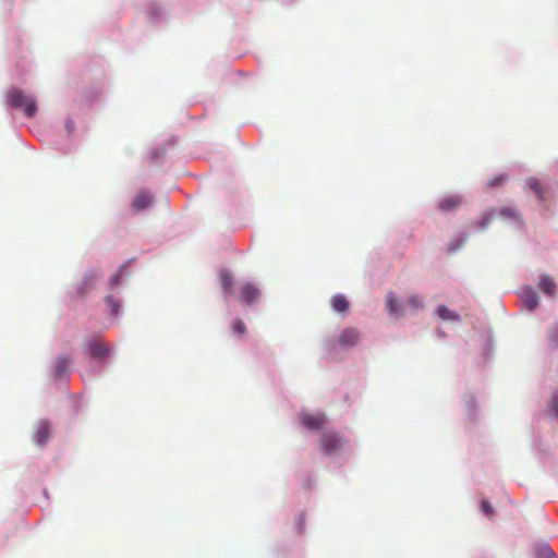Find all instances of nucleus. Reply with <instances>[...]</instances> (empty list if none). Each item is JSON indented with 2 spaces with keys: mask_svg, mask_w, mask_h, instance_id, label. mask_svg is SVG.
I'll list each match as a JSON object with an SVG mask.
<instances>
[{
  "mask_svg": "<svg viewBox=\"0 0 558 558\" xmlns=\"http://www.w3.org/2000/svg\"><path fill=\"white\" fill-rule=\"evenodd\" d=\"M8 101L13 108L23 110L28 118L34 117L37 112L36 100L20 88L9 90Z\"/></svg>",
  "mask_w": 558,
  "mask_h": 558,
  "instance_id": "f257e3e1",
  "label": "nucleus"
},
{
  "mask_svg": "<svg viewBox=\"0 0 558 558\" xmlns=\"http://www.w3.org/2000/svg\"><path fill=\"white\" fill-rule=\"evenodd\" d=\"M342 438L336 433H324L320 437L319 446L325 454L337 453L342 447Z\"/></svg>",
  "mask_w": 558,
  "mask_h": 558,
  "instance_id": "f03ea898",
  "label": "nucleus"
},
{
  "mask_svg": "<svg viewBox=\"0 0 558 558\" xmlns=\"http://www.w3.org/2000/svg\"><path fill=\"white\" fill-rule=\"evenodd\" d=\"M259 296L258 289L251 282L244 283L239 293V301L243 304H252L254 303Z\"/></svg>",
  "mask_w": 558,
  "mask_h": 558,
  "instance_id": "7ed1b4c3",
  "label": "nucleus"
},
{
  "mask_svg": "<svg viewBox=\"0 0 558 558\" xmlns=\"http://www.w3.org/2000/svg\"><path fill=\"white\" fill-rule=\"evenodd\" d=\"M301 422L302 425L308 429H319L326 423V416L322 413L303 414Z\"/></svg>",
  "mask_w": 558,
  "mask_h": 558,
  "instance_id": "20e7f679",
  "label": "nucleus"
},
{
  "mask_svg": "<svg viewBox=\"0 0 558 558\" xmlns=\"http://www.w3.org/2000/svg\"><path fill=\"white\" fill-rule=\"evenodd\" d=\"M360 335L354 328H344L339 337L338 342L343 348H349L357 343Z\"/></svg>",
  "mask_w": 558,
  "mask_h": 558,
  "instance_id": "39448f33",
  "label": "nucleus"
},
{
  "mask_svg": "<svg viewBox=\"0 0 558 558\" xmlns=\"http://www.w3.org/2000/svg\"><path fill=\"white\" fill-rule=\"evenodd\" d=\"M50 435V425L47 421H39L36 425L35 433L33 436L34 441L37 445H45Z\"/></svg>",
  "mask_w": 558,
  "mask_h": 558,
  "instance_id": "423d86ee",
  "label": "nucleus"
},
{
  "mask_svg": "<svg viewBox=\"0 0 558 558\" xmlns=\"http://www.w3.org/2000/svg\"><path fill=\"white\" fill-rule=\"evenodd\" d=\"M462 204L460 195H447L438 201V209L447 213L457 209Z\"/></svg>",
  "mask_w": 558,
  "mask_h": 558,
  "instance_id": "0eeeda50",
  "label": "nucleus"
},
{
  "mask_svg": "<svg viewBox=\"0 0 558 558\" xmlns=\"http://www.w3.org/2000/svg\"><path fill=\"white\" fill-rule=\"evenodd\" d=\"M521 299L529 311H533L538 306V296L532 288L522 289Z\"/></svg>",
  "mask_w": 558,
  "mask_h": 558,
  "instance_id": "6e6552de",
  "label": "nucleus"
},
{
  "mask_svg": "<svg viewBox=\"0 0 558 558\" xmlns=\"http://www.w3.org/2000/svg\"><path fill=\"white\" fill-rule=\"evenodd\" d=\"M151 195L148 192L141 191L135 195L132 202V208L135 211H141L151 204Z\"/></svg>",
  "mask_w": 558,
  "mask_h": 558,
  "instance_id": "1a4fd4ad",
  "label": "nucleus"
},
{
  "mask_svg": "<svg viewBox=\"0 0 558 558\" xmlns=\"http://www.w3.org/2000/svg\"><path fill=\"white\" fill-rule=\"evenodd\" d=\"M526 185L536 195V197L541 202H546L547 201L546 189L543 186V184L541 183V181L538 179H536V178H529L526 180Z\"/></svg>",
  "mask_w": 558,
  "mask_h": 558,
  "instance_id": "9d476101",
  "label": "nucleus"
},
{
  "mask_svg": "<svg viewBox=\"0 0 558 558\" xmlns=\"http://www.w3.org/2000/svg\"><path fill=\"white\" fill-rule=\"evenodd\" d=\"M538 288L547 295L555 296L556 295V282L554 279L547 275H543L541 277Z\"/></svg>",
  "mask_w": 558,
  "mask_h": 558,
  "instance_id": "9b49d317",
  "label": "nucleus"
},
{
  "mask_svg": "<svg viewBox=\"0 0 558 558\" xmlns=\"http://www.w3.org/2000/svg\"><path fill=\"white\" fill-rule=\"evenodd\" d=\"M109 353V349L99 341L89 344V354L95 359H105Z\"/></svg>",
  "mask_w": 558,
  "mask_h": 558,
  "instance_id": "f8f14e48",
  "label": "nucleus"
},
{
  "mask_svg": "<svg viewBox=\"0 0 558 558\" xmlns=\"http://www.w3.org/2000/svg\"><path fill=\"white\" fill-rule=\"evenodd\" d=\"M331 306L335 312L345 313L349 310V302L342 294H336L331 299Z\"/></svg>",
  "mask_w": 558,
  "mask_h": 558,
  "instance_id": "ddd939ff",
  "label": "nucleus"
},
{
  "mask_svg": "<svg viewBox=\"0 0 558 558\" xmlns=\"http://www.w3.org/2000/svg\"><path fill=\"white\" fill-rule=\"evenodd\" d=\"M220 284L225 293L230 294L234 283L233 276L229 271H221L219 275Z\"/></svg>",
  "mask_w": 558,
  "mask_h": 558,
  "instance_id": "4468645a",
  "label": "nucleus"
},
{
  "mask_svg": "<svg viewBox=\"0 0 558 558\" xmlns=\"http://www.w3.org/2000/svg\"><path fill=\"white\" fill-rule=\"evenodd\" d=\"M438 316L444 320H450L456 322L460 319V316L458 313L450 311L447 306L440 305L437 308Z\"/></svg>",
  "mask_w": 558,
  "mask_h": 558,
  "instance_id": "2eb2a0df",
  "label": "nucleus"
},
{
  "mask_svg": "<svg viewBox=\"0 0 558 558\" xmlns=\"http://www.w3.org/2000/svg\"><path fill=\"white\" fill-rule=\"evenodd\" d=\"M70 360L68 357H60L56 364V373L58 376H62L68 372Z\"/></svg>",
  "mask_w": 558,
  "mask_h": 558,
  "instance_id": "dca6fc26",
  "label": "nucleus"
},
{
  "mask_svg": "<svg viewBox=\"0 0 558 558\" xmlns=\"http://www.w3.org/2000/svg\"><path fill=\"white\" fill-rule=\"evenodd\" d=\"M386 306L390 313H396L399 308L398 301L392 294H389L386 300Z\"/></svg>",
  "mask_w": 558,
  "mask_h": 558,
  "instance_id": "f3484780",
  "label": "nucleus"
},
{
  "mask_svg": "<svg viewBox=\"0 0 558 558\" xmlns=\"http://www.w3.org/2000/svg\"><path fill=\"white\" fill-rule=\"evenodd\" d=\"M232 329L235 333L243 335L246 331V326L241 319L236 318L232 323Z\"/></svg>",
  "mask_w": 558,
  "mask_h": 558,
  "instance_id": "a211bd4d",
  "label": "nucleus"
},
{
  "mask_svg": "<svg viewBox=\"0 0 558 558\" xmlns=\"http://www.w3.org/2000/svg\"><path fill=\"white\" fill-rule=\"evenodd\" d=\"M408 304L413 310H418V308L423 307V301H422V299L418 295L410 296L409 300H408Z\"/></svg>",
  "mask_w": 558,
  "mask_h": 558,
  "instance_id": "6ab92c4d",
  "label": "nucleus"
},
{
  "mask_svg": "<svg viewBox=\"0 0 558 558\" xmlns=\"http://www.w3.org/2000/svg\"><path fill=\"white\" fill-rule=\"evenodd\" d=\"M481 509H482V511H483L487 517H489V518H490V517H493V514H494V509H493V507H492V505L489 504V501H488V500H483V501L481 502Z\"/></svg>",
  "mask_w": 558,
  "mask_h": 558,
  "instance_id": "aec40b11",
  "label": "nucleus"
},
{
  "mask_svg": "<svg viewBox=\"0 0 558 558\" xmlns=\"http://www.w3.org/2000/svg\"><path fill=\"white\" fill-rule=\"evenodd\" d=\"M506 180H507L506 175L500 174V175H497V177L493 178L492 180H489L488 185L490 187H496V186L501 185Z\"/></svg>",
  "mask_w": 558,
  "mask_h": 558,
  "instance_id": "412c9836",
  "label": "nucleus"
},
{
  "mask_svg": "<svg viewBox=\"0 0 558 558\" xmlns=\"http://www.w3.org/2000/svg\"><path fill=\"white\" fill-rule=\"evenodd\" d=\"M539 557L541 558H556V554L550 547H542L539 549Z\"/></svg>",
  "mask_w": 558,
  "mask_h": 558,
  "instance_id": "4be33fe9",
  "label": "nucleus"
},
{
  "mask_svg": "<svg viewBox=\"0 0 558 558\" xmlns=\"http://www.w3.org/2000/svg\"><path fill=\"white\" fill-rule=\"evenodd\" d=\"M550 408L553 414L558 418V391L553 393Z\"/></svg>",
  "mask_w": 558,
  "mask_h": 558,
  "instance_id": "5701e85b",
  "label": "nucleus"
},
{
  "mask_svg": "<svg viewBox=\"0 0 558 558\" xmlns=\"http://www.w3.org/2000/svg\"><path fill=\"white\" fill-rule=\"evenodd\" d=\"M492 220V214H486L484 215L478 221H477V226L481 228V229H485L489 222Z\"/></svg>",
  "mask_w": 558,
  "mask_h": 558,
  "instance_id": "b1692460",
  "label": "nucleus"
},
{
  "mask_svg": "<svg viewBox=\"0 0 558 558\" xmlns=\"http://www.w3.org/2000/svg\"><path fill=\"white\" fill-rule=\"evenodd\" d=\"M500 214L505 217H513V218H519V215L517 213L515 209L513 208H510V207H505L500 210Z\"/></svg>",
  "mask_w": 558,
  "mask_h": 558,
  "instance_id": "393cba45",
  "label": "nucleus"
},
{
  "mask_svg": "<svg viewBox=\"0 0 558 558\" xmlns=\"http://www.w3.org/2000/svg\"><path fill=\"white\" fill-rule=\"evenodd\" d=\"M106 302L111 307L112 314H118L119 303L112 296H108Z\"/></svg>",
  "mask_w": 558,
  "mask_h": 558,
  "instance_id": "a878e982",
  "label": "nucleus"
},
{
  "mask_svg": "<svg viewBox=\"0 0 558 558\" xmlns=\"http://www.w3.org/2000/svg\"><path fill=\"white\" fill-rule=\"evenodd\" d=\"M121 280V271H117L110 279L112 286H117Z\"/></svg>",
  "mask_w": 558,
  "mask_h": 558,
  "instance_id": "bb28decb",
  "label": "nucleus"
}]
</instances>
